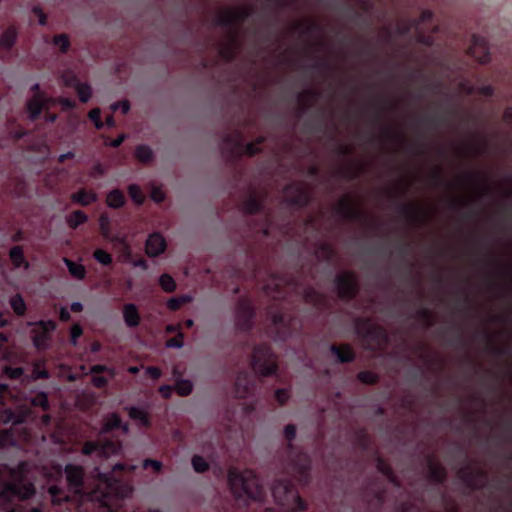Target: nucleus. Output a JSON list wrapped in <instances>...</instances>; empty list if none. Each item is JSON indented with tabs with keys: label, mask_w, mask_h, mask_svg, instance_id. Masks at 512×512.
Masks as SVG:
<instances>
[{
	"label": "nucleus",
	"mask_w": 512,
	"mask_h": 512,
	"mask_svg": "<svg viewBox=\"0 0 512 512\" xmlns=\"http://www.w3.org/2000/svg\"><path fill=\"white\" fill-rule=\"evenodd\" d=\"M106 203L111 208H120L125 203L124 194L118 190H112L106 198Z\"/></svg>",
	"instance_id": "29"
},
{
	"label": "nucleus",
	"mask_w": 512,
	"mask_h": 512,
	"mask_svg": "<svg viewBox=\"0 0 512 512\" xmlns=\"http://www.w3.org/2000/svg\"><path fill=\"white\" fill-rule=\"evenodd\" d=\"M487 190H493L498 195L512 194V179L494 183L485 174L469 172L459 176L452 183L450 193L452 201L461 205L472 201Z\"/></svg>",
	"instance_id": "1"
},
{
	"label": "nucleus",
	"mask_w": 512,
	"mask_h": 512,
	"mask_svg": "<svg viewBox=\"0 0 512 512\" xmlns=\"http://www.w3.org/2000/svg\"><path fill=\"white\" fill-rule=\"evenodd\" d=\"M239 44L236 36L234 34H230L227 36L225 41L220 46V54L221 56L229 60L233 57V55L238 50Z\"/></svg>",
	"instance_id": "19"
},
{
	"label": "nucleus",
	"mask_w": 512,
	"mask_h": 512,
	"mask_svg": "<svg viewBox=\"0 0 512 512\" xmlns=\"http://www.w3.org/2000/svg\"><path fill=\"white\" fill-rule=\"evenodd\" d=\"M460 477L470 486H478L480 483L478 481H474L470 479L466 473V470H461L459 472Z\"/></svg>",
	"instance_id": "62"
},
{
	"label": "nucleus",
	"mask_w": 512,
	"mask_h": 512,
	"mask_svg": "<svg viewBox=\"0 0 512 512\" xmlns=\"http://www.w3.org/2000/svg\"><path fill=\"white\" fill-rule=\"evenodd\" d=\"M64 263L66 264L69 273L72 277L82 280L85 278L86 269L82 264L76 263L68 258H63Z\"/></svg>",
	"instance_id": "26"
},
{
	"label": "nucleus",
	"mask_w": 512,
	"mask_h": 512,
	"mask_svg": "<svg viewBox=\"0 0 512 512\" xmlns=\"http://www.w3.org/2000/svg\"><path fill=\"white\" fill-rule=\"evenodd\" d=\"M100 109L99 108H94L92 109L90 112H89V118L94 121L95 123V127L97 129H100L102 128L103 126V123L100 121Z\"/></svg>",
	"instance_id": "51"
},
{
	"label": "nucleus",
	"mask_w": 512,
	"mask_h": 512,
	"mask_svg": "<svg viewBox=\"0 0 512 512\" xmlns=\"http://www.w3.org/2000/svg\"><path fill=\"white\" fill-rule=\"evenodd\" d=\"M261 202L258 196L250 195L243 203V210L247 213H255L260 208Z\"/></svg>",
	"instance_id": "32"
},
{
	"label": "nucleus",
	"mask_w": 512,
	"mask_h": 512,
	"mask_svg": "<svg viewBox=\"0 0 512 512\" xmlns=\"http://www.w3.org/2000/svg\"><path fill=\"white\" fill-rule=\"evenodd\" d=\"M166 249V240L159 233L151 234L145 244V252L149 257H157Z\"/></svg>",
	"instance_id": "13"
},
{
	"label": "nucleus",
	"mask_w": 512,
	"mask_h": 512,
	"mask_svg": "<svg viewBox=\"0 0 512 512\" xmlns=\"http://www.w3.org/2000/svg\"><path fill=\"white\" fill-rule=\"evenodd\" d=\"M337 290L340 297H352L356 291L355 277L351 273H341L337 277Z\"/></svg>",
	"instance_id": "11"
},
{
	"label": "nucleus",
	"mask_w": 512,
	"mask_h": 512,
	"mask_svg": "<svg viewBox=\"0 0 512 512\" xmlns=\"http://www.w3.org/2000/svg\"><path fill=\"white\" fill-rule=\"evenodd\" d=\"M269 350L266 348H256L253 353L252 366L254 371L261 376H268L275 372L276 363L272 358H267Z\"/></svg>",
	"instance_id": "6"
},
{
	"label": "nucleus",
	"mask_w": 512,
	"mask_h": 512,
	"mask_svg": "<svg viewBox=\"0 0 512 512\" xmlns=\"http://www.w3.org/2000/svg\"><path fill=\"white\" fill-rule=\"evenodd\" d=\"M27 415L28 412L24 410H21L18 413H14L10 409L0 410V423L6 424L12 422L13 424H19L25 420Z\"/></svg>",
	"instance_id": "20"
},
{
	"label": "nucleus",
	"mask_w": 512,
	"mask_h": 512,
	"mask_svg": "<svg viewBox=\"0 0 512 512\" xmlns=\"http://www.w3.org/2000/svg\"><path fill=\"white\" fill-rule=\"evenodd\" d=\"M18 31L15 27L7 28L0 36V45L6 50L11 49L17 39Z\"/></svg>",
	"instance_id": "22"
},
{
	"label": "nucleus",
	"mask_w": 512,
	"mask_h": 512,
	"mask_svg": "<svg viewBox=\"0 0 512 512\" xmlns=\"http://www.w3.org/2000/svg\"><path fill=\"white\" fill-rule=\"evenodd\" d=\"M124 321L129 327H136L140 323V315L134 304H126L123 308Z\"/></svg>",
	"instance_id": "21"
},
{
	"label": "nucleus",
	"mask_w": 512,
	"mask_h": 512,
	"mask_svg": "<svg viewBox=\"0 0 512 512\" xmlns=\"http://www.w3.org/2000/svg\"><path fill=\"white\" fill-rule=\"evenodd\" d=\"M100 231L105 238L110 236V222L107 216L102 215L99 219Z\"/></svg>",
	"instance_id": "48"
},
{
	"label": "nucleus",
	"mask_w": 512,
	"mask_h": 512,
	"mask_svg": "<svg viewBox=\"0 0 512 512\" xmlns=\"http://www.w3.org/2000/svg\"><path fill=\"white\" fill-rule=\"evenodd\" d=\"M133 491H134L133 486L125 484V485H122L119 487L117 494L120 497L125 498V497H130L132 495Z\"/></svg>",
	"instance_id": "53"
},
{
	"label": "nucleus",
	"mask_w": 512,
	"mask_h": 512,
	"mask_svg": "<svg viewBox=\"0 0 512 512\" xmlns=\"http://www.w3.org/2000/svg\"><path fill=\"white\" fill-rule=\"evenodd\" d=\"M71 199L77 203H80L83 206H87L96 201L97 195L92 191L80 189L79 191L71 195Z\"/></svg>",
	"instance_id": "24"
},
{
	"label": "nucleus",
	"mask_w": 512,
	"mask_h": 512,
	"mask_svg": "<svg viewBox=\"0 0 512 512\" xmlns=\"http://www.w3.org/2000/svg\"><path fill=\"white\" fill-rule=\"evenodd\" d=\"M191 301L190 296H181L178 298H171L167 302V306L170 310H177L179 309L183 304L188 303Z\"/></svg>",
	"instance_id": "40"
},
{
	"label": "nucleus",
	"mask_w": 512,
	"mask_h": 512,
	"mask_svg": "<svg viewBox=\"0 0 512 512\" xmlns=\"http://www.w3.org/2000/svg\"><path fill=\"white\" fill-rule=\"evenodd\" d=\"M35 326L36 327L32 330L33 344L37 349H46L48 347L50 333L54 331L56 325L53 321H40L36 323Z\"/></svg>",
	"instance_id": "7"
},
{
	"label": "nucleus",
	"mask_w": 512,
	"mask_h": 512,
	"mask_svg": "<svg viewBox=\"0 0 512 512\" xmlns=\"http://www.w3.org/2000/svg\"><path fill=\"white\" fill-rule=\"evenodd\" d=\"M124 261L131 260V248L126 240L120 241V247L118 248Z\"/></svg>",
	"instance_id": "49"
},
{
	"label": "nucleus",
	"mask_w": 512,
	"mask_h": 512,
	"mask_svg": "<svg viewBox=\"0 0 512 512\" xmlns=\"http://www.w3.org/2000/svg\"><path fill=\"white\" fill-rule=\"evenodd\" d=\"M183 338H184L183 333L182 332H178L176 337H173V338H170V339L167 340L166 347H168V348H181L184 345Z\"/></svg>",
	"instance_id": "46"
},
{
	"label": "nucleus",
	"mask_w": 512,
	"mask_h": 512,
	"mask_svg": "<svg viewBox=\"0 0 512 512\" xmlns=\"http://www.w3.org/2000/svg\"><path fill=\"white\" fill-rule=\"evenodd\" d=\"M33 12L39 17V23L41 25H45L46 24V15L42 11V9L39 7H34Z\"/></svg>",
	"instance_id": "64"
},
{
	"label": "nucleus",
	"mask_w": 512,
	"mask_h": 512,
	"mask_svg": "<svg viewBox=\"0 0 512 512\" xmlns=\"http://www.w3.org/2000/svg\"><path fill=\"white\" fill-rule=\"evenodd\" d=\"M104 174H105V169L102 166V164H100V163L94 165V167L92 168L91 173H90V175L92 177H98V176H102Z\"/></svg>",
	"instance_id": "60"
},
{
	"label": "nucleus",
	"mask_w": 512,
	"mask_h": 512,
	"mask_svg": "<svg viewBox=\"0 0 512 512\" xmlns=\"http://www.w3.org/2000/svg\"><path fill=\"white\" fill-rule=\"evenodd\" d=\"M161 288L168 293L173 292L176 289V283L169 274H162L159 279Z\"/></svg>",
	"instance_id": "34"
},
{
	"label": "nucleus",
	"mask_w": 512,
	"mask_h": 512,
	"mask_svg": "<svg viewBox=\"0 0 512 512\" xmlns=\"http://www.w3.org/2000/svg\"><path fill=\"white\" fill-rule=\"evenodd\" d=\"M83 331H82V328L79 324H74L72 327H71V342L73 345H76V340L78 337H80L82 335Z\"/></svg>",
	"instance_id": "55"
},
{
	"label": "nucleus",
	"mask_w": 512,
	"mask_h": 512,
	"mask_svg": "<svg viewBox=\"0 0 512 512\" xmlns=\"http://www.w3.org/2000/svg\"><path fill=\"white\" fill-rule=\"evenodd\" d=\"M331 351L337 356L339 362H349L354 359V353L350 346L341 345V346H332Z\"/></svg>",
	"instance_id": "25"
},
{
	"label": "nucleus",
	"mask_w": 512,
	"mask_h": 512,
	"mask_svg": "<svg viewBox=\"0 0 512 512\" xmlns=\"http://www.w3.org/2000/svg\"><path fill=\"white\" fill-rule=\"evenodd\" d=\"M4 373L11 379H16L18 377H20L23 373H24V370L23 368H11V367H5L4 368Z\"/></svg>",
	"instance_id": "50"
},
{
	"label": "nucleus",
	"mask_w": 512,
	"mask_h": 512,
	"mask_svg": "<svg viewBox=\"0 0 512 512\" xmlns=\"http://www.w3.org/2000/svg\"><path fill=\"white\" fill-rule=\"evenodd\" d=\"M9 256L15 267L18 268L21 265H24L26 269L29 267V263L25 261L23 249L21 246L12 247L10 249Z\"/></svg>",
	"instance_id": "27"
},
{
	"label": "nucleus",
	"mask_w": 512,
	"mask_h": 512,
	"mask_svg": "<svg viewBox=\"0 0 512 512\" xmlns=\"http://www.w3.org/2000/svg\"><path fill=\"white\" fill-rule=\"evenodd\" d=\"M128 414L133 420L138 421L141 425L145 427L150 426L149 416L145 410L136 407H130L128 409Z\"/></svg>",
	"instance_id": "28"
},
{
	"label": "nucleus",
	"mask_w": 512,
	"mask_h": 512,
	"mask_svg": "<svg viewBox=\"0 0 512 512\" xmlns=\"http://www.w3.org/2000/svg\"><path fill=\"white\" fill-rule=\"evenodd\" d=\"M357 377L364 384H374L377 381V376L369 371L360 372Z\"/></svg>",
	"instance_id": "47"
},
{
	"label": "nucleus",
	"mask_w": 512,
	"mask_h": 512,
	"mask_svg": "<svg viewBox=\"0 0 512 512\" xmlns=\"http://www.w3.org/2000/svg\"><path fill=\"white\" fill-rule=\"evenodd\" d=\"M10 305L17 315H24L26 311V305L21 295L16 294L13 296L10 300Z\"/></svg>",
	"instance_id": "33"
},
{
	"label": "nucleus",
	"mask_w": 512,
	"mask_h": 512,
	"mask_svg": "<svg viewBox=\"0 0 512 512\" xmlns=\"http://www.w3.org/2000/svg\"><path fill=\"white\" fill-rule=\"evenodd\" d=\"M275 397H276V399H277V401L279 402L280 405H284L286 403V401L288 400V398H289V394L284 389H278L275 392Z\"/></svg>",
	"instance_id": "57"
},
{
	"label": "nucleus",
	"mask_w": 512,
	"mask_h": 512,
	"mask_svg": "<svg viewBox=\"0 0 512 512\" xmlns=\"http://www.w3.org/2000/svg\"><path fill=\"white\" fill-rule=\"evenodd\" d=\"M135 157L143 164H148L153 160V152L146 145H139L135 149Z\"/></svg>",
	"instance_id": "30"
},
{
	"label": "nucleus",
	"mask_w": 512,
	"mask_h": 512,
	"mask_svg": "<svg viewBox=\"0 0 512 512\" xmlns=\"http://www.w3.org/2000/svg\"><path fill=\"white\" fill-rule=\"evenodd\" d=\"M26 463L17 468L0 466V507L13 498L26 500L35 494V487L27 477Z\"/></svg>",
	"instance_id": "2"
},
{
	"label": "nucleus",
	"mask_w": 512,
	"mask_h": 512,
	"mask_svg": "<svg viewBox=\"0 0 512 512\" xmlns=\"http://www.w3.org/2000/svg\"><path fill=\"white\" fill-rule=\"evenodd\" d=\"M311 468V460L306 454H298L293 460V472L300 480L306 479Z\"/></svg>",
	"instance_id": "15"
},
{
	"label": "nucleus",
	"mask_w": 512,
	"mask_h": 512,
	"mask_svg": "<svg viewBox=\"0 0 512 512\" xmlns=\"http://www.w3.org/2000/svg\"><path fill=\"white\" fill-rule=\"evenodd\" d=\"M53 44L59 46V49L62 53L68 51L70 47V40L67 34H59L54 36Z\"/></svg>",
	"instance_id": "37"
},
{
	"label": "nucleus",
	"mask_w": 512,
	"mask_h": 512,
	"mask_svg": "<svg viewBox=\"0 0 512 512\" xmlns=\"http://www.w3.org/2000/svg\"><path fill=\"white\" fill-rule=\"evenodd\" d=\"M32 405L39 406L43 410H47L49 408L47 394L44 392L38 393L32 400Z\"/></svg>",
	"instance_id": "43"
},
{
	"label": "nucleus",
	"mask_w": 512,
	"mask_h": 512,
	"mask_svg": "<svg viewBox=\"0 0 512 512\" xmlns=\"http://www.w3.org/2000/svg\"><path fill=\"white\" fill-rule=\"evenodd\" d=\"M272 493L275 500L291 512L306 509V504L289 481L277 480L272 487Z\"/></svg>",
	"instance_id": "4"
},
{
	"label": "nucleus",
	"mask_w": 512,
	"mask_h": 512,
	"mask_svg": "<svg viewBox=\"0 0 512 512\" xmlns=\"http://www.w3.org/2000/svg\"><path fill=\"white\" fill-rule=\"evenodd\" d=\"M143 467L144 468L152 467L156 473H159L162 469V463L158 460L145 459L143 461Z\"/></svg>",
	"instance_id": "52"
},
{
	"label": "nucleus",
	"mask_w": 512,
	"mask_h": 512,
	"mask_svg": "<svg viewBox=\"0 0 512 512\" xmlns=\"http://www.w3.org/2000/svg\"><path fill=\"white\" fill-rule=\"evenodd\" d=\"M193 385L189 380H178L175 384V390L180 396H187L192 392Z\"/></svg>",
	"instance_id": "36"
},
{
	"label": "nucleus",
	"mask_w": 512,
	"mask_h": 512,
	"mask_svg": "<svg viewBox=\"0 0 512 512\" xmlns=\"http://www.w3.org/2000/svg\"><path fill=\"white\" fill-rule=\"evenodd\" d=\"M76 91L80 101L84 103L87 102L92 95L91 86L85 83H78L76 85Z\"/></svg>",
	"instance_id": "35"
},
{
	"label": "nucleus",
	"mask_w": 512,
	"mask_h": 512,
	"mask_svg": "<svg viewBox=\"0 0 512 512\" xmlns=\"http://www.w3.org/2000/svg\"><path fill=\"white\" fill-rule=\"evenodd\" d=\"M284 197L290 204L305 205L309 200V195L300 184H294L285 189Z\"/></svg>",
	"instance_id": "12"
},
{
	"label": "nucleus",
	"mask_w": 512,
	"mask_h": 512,
	"mask_svg": "<svg viewBox=\"0 0 512 512\" xmlns=\"http://www.w3.org/2000/svg\"><path fill=\"white\" fill-rule=\"evenodd\" d=\"M261 142H262V138H259L255 143L247 144L246 147H245V153L248 156H253L256 153H258L259 152V148H257V145L260 144Z\"/></svg>",
	"instance_id": "54"
},
{
	"label": "nucleus",
	"mask_w": 512,
	"mask_h": 512,
	"mask_svg": "<svg viewBox=\"0 0 512 512\" xmlns=\"http://www.w3.org/2000/svg\"><path fill=\"white\" fill-rule=\"evenodd\" d=\"M151 198L159 203V202H162L165 198V194L164 192L160 189V188H157V187H154L151 191Z\"/></svg>",
	"instance_id": "58"
},
{
	"label": "nucleus",
	"mask_w": 512,
	"mask_h": 512,
	"mask_svg": "<svg viewBox=\"0 0 512 512\" xmlns=\"http://www.w3.org/2000/svg\"><path fill=\"white\" fill-rule=\"evenodd\" d=\"M128 193L130 195V197L132 198V200L137 203V204H142L145 197L140 189V187L136 184H131L129 187H128Z\"/></svg>",
	"instance_id": "39"
},
{
	"label": "nucleus",
	"mask_w": 512,
	"mask_h": 512,
	"mask_svg": "<svg viewBox=\"0 0 512 512\" xmlns=\"http://www.w3.org/2000/svg\"><path fill=\"white\" fill-rule=\"evenodd\" d=\"M52 101L48 99L42 93H35V95L27 102V110L30 118L35 120L42 111L45 103Z\"/></svg>",
	"instance_id": "16"
},
{
	"label": "nucleus",
	"mask_w": 512,
	"mask_h": 512,
	"mask_svg": "<svg viewBox=\"0 0 512 512\" xmlns=\"http://www.w3.org/2000/svg\"><path fill=\"white\" fill-rule=\"evenodd\" d=\"M121 426V418L118 414L116 413H111V414H108L106 415L104 418H103V424H102V427L100 429V434H106L110 431H112L113 429L115 428H118Z\"/></svg>",
	"instance_id": "23"
},
{
	"label": "nucleus",
	"mask_w": 512,
	"mask_h": 512,
	"mask_svg": "<svg viewBox=\"0 0 512 512\" xmlns=\"http://www.w3.org/2000/svg\"><path fill=\"white\" fill-rule=\"evenodd\" d=\"M122 450V442L121 441H112V440H100L99 447V457L108 458L112 455H117Z\"/></svg>",
	"instance_id": "18"
},
{
	"label": "nucleus",
	"mask_w": 512,
	"mask_h": 512,
	"mask_svg": "<svg viewBox=\"0 0 512 512\" xmlns=\"http://www.w3.org/2000/svg\"><path fill=\"white\" fill-rule=\"evenodd\" d=\"M86 221L87 215L81 210L73 211L67 218V223L72 229L77 228L80 224H83Z\"/></svg>",
	"instance_id": "31"
},
{
	"label": "nucleus",
	"mask_w": 512,
	"mask_h": 512,
	"mask_svg": "<svg viewBox=\"0 0 512 512\" xmlns=\"http://www.w3.org/2000/svg\"><path fill=\"white\" fill-rule=\"evenodd\" d=\"M250 10L247 7H233L220 10L218 14V22L224 25L236 24L243 20Z\"/></svg>",
	"instance_id": "8"
},
{
	"label": "nucleus",
	"mask_w": 512,
	"mask_h": 512,
	"mask_svg": "<svg viewBox=\"0 0 512 512\" xmlns=\"http://www.w3.org/2000/svg\"><path fill=\"white\" fill-rule=\"evenodd\" d=\"M359 211V202L355 196L342 197L337 205V212L344 217L356 216Z\"/></svg>",
	"instance_id": "14"
},
{
	"label": "nucleus",
	"mask_w": 512,
	"mask_h": 512,
	"mask_svg": "<svg viewBox=\"0 0 512 512\" xmlns=\"http://www.w3.org/2000/svg\"><path fill=\"white\" fill-rule=\"evenodd\" d=\"M192 465L194 470L198 473H203L209 469L208 462L202 456L199 455L193 456Z\"/></svg>",
	"instance_id": "38"
},
{
	"label": "nucleus",
	"mask_w": 512,
	"mask_h": 512,
	"mask_svg": "<svg viewBox=\"0 0 512 512\" xmlns=\"http://www.w3.org/2000/svg\"><path fill=\"white\" fill-rule=\"evenodd\" d=\"M468 52L479 63H487L490 60L489 47L486 41L479 36L472 37V44Z\"/></svg>",
	"instance_id": "10"
},
{
	"label": "nucleus",
	"mask_w": 512,
	"mask_h": 512,
	"mask_svg": "<svg viewBox=\"0 0 512 512\" xmlns=\"http://www.w3.org/2000/svg\"><path fill=\"white\" fill-rule=\"evenodd\" d=\"M100 440L98 441H88L84 444L82 448V453L84 455H90L93 452H97L99 454Z\"/></svg>",
	"instance_id": "45"
},
{
	"label": "nucleus",
	"mask_w": 512,
	"mask_h": 512,
	"mask_svg": "<svg viewBox=\"0 0 512 512\" xmlns=\"http://www.w3.org/2000/svg\"><path fill=\"white\" fill-rule=\"evenodd\" d=\"M49 377V373L46 369L42 368L39 363H35L33 366V371L31 375L32 380L37 379H47Z\"/></svg>",
	"instance_id": "44"
},
{
	"label": "nucleus",
	"mask_w": 512,
	"mask_h": 512,
	"mask_svg": "<svg viewBox=\"0 0 512 512\" xmlns=\"http://www.w3.org/2000/svg\"><path fill=\"white\" fill-rule=\"evenodd\" d=\"M253 391V382L249 375L241 373L235 382V392L239 398H246Z\"/></svg>",
	"instance_id": "17"
},
{
	"label": "nucleus",
	"mask_w": 512,
	"mask_h": 512,
	"mask_svg": "<svg viewBox=\"0 0 512 512\" xmlns=\"http://www.w3.org/2000/svg\"><path fill=\"white\" fill-rule=\"evenodd\" d=\"M92 383L95 387L97 388H102L104 386H106L107 384V379L104 378L103 376H94L92 378Z\"/></svg>",
	"instance_id": "61"
},
{
	"label": "nucleus",
	"mask_w": 512,
	"mask_h": 512,
	"mask_svg": "<svg viewBox=\"0 0 512 512\" xmlns=\"http://www.w3.org/2000/svg\"><path fill=\"white\" fill-rule=\"evenodd\" d=\"M357 332L363 337L365 345L369 349H382L387 343L385 331L370 321H361L358 323Z\"/></svg>",
	"instance_id": "5"
},
{
	"label": "nucleus",
	"mask_w": 512,
	"mask_h": 512,
	"mask_svg": "<svg viewBox=\"0 0 512 512\" xmlns=\"http://www.w3.org/2000/svg\"><path fill=\"white\" fill-rule=\"evenodd\" d=\"M146 373L153 379H158L161 376V370L157 367H148Z\"/></svg>",
	"instance_id": "63"
},
{
	"label": "nucleus",
	"mask_w": 512,
	"mask_h": 512,
	"mask_svg": "<svg viewBox=\"0 0 512 512\" xmlns=\"http://www.w3.org/2000/svg\"><path fill=\"white\" fill-rule=\"evenodd\" d=\"M429 470L431 477L436 481H441L444 478V469L436 463H429Z\"/></svg>",
	"instance_id": "42"
},
{
	"label": "nucleus",
	"mask_w": 512,
	"mask_h": 512,
	"mask_svg": "<svg viewBox=\"0 0 512 512\" xmlns=\"http://www.w3.org/2000/svg\"><path fill=\"white\" fill-rule=\"evenodd\" d=\"M227 479L230 491L237 500L244 498L256 499L262 493L261 481L253 470L230 469Z\"/></svg>",
	"instance_id": "3"
},
{
	"label": "nucleus",
	"mask_w": 512,
	"mask_h": 512,
	"mask_svg": "<svg viewBox=\"0 0 512 512\" xmlns=\"http://www.w3.org/2000/svg\"><path fill=\"white\" fill-rule=\"evenodd\" d=\"M65 475L68 487L74 493H80L83 486L84 470L81 466L67 465Z\"/></svg>",
	"instance_id": "9"
},
{
	"label": "nucleus",
	"mask_w": 512,
	"mask_h": 512,
	"mask_svg": "<svg viewBox=\"0 0 512 512\" xmlns=\"http://www.w3.org/2000/svg\"><path fill=\"white\" fill-rule=\"evenodd\" d=\"M51 103H55V102H58L59 104H61L64 108H67V109H70V108H73L75 106V103L68 99V98H59L58 100H53L50 101Z\"/></svg>",
	"instance_id": "59"
},
{
	"label": "nucleus",
	"mask_w": 512,
	"mask_h": 512,
	"mask_svg": "<svg viewBox=\"0 0 512 512\" xmlns=\"http://www.w3.org/2000/svg\"><path fill=\"white\" fill-rule=\"evenodd\" d=\"M94 258L102 265H109L112 262V257L103 249H96L93 253Z\"/></svg>",
	"instance_id": "41"
},
{
	"label": "nucleus",
	"mask_w": 512,
	"mask_h": 512,
	"mask_svg": "<svg viewBox=\"0 0 512 512\" xmlns=\"http://www.w3.org/2000/svg\"><path fill=\"white\" fill-rule=\"evenodd\" d=\"M284 435L289 441L293 440L296 436V426L294 424H288L284 428Z\"/></svg>",
	"instance_id": "56"
}]
</instances>
